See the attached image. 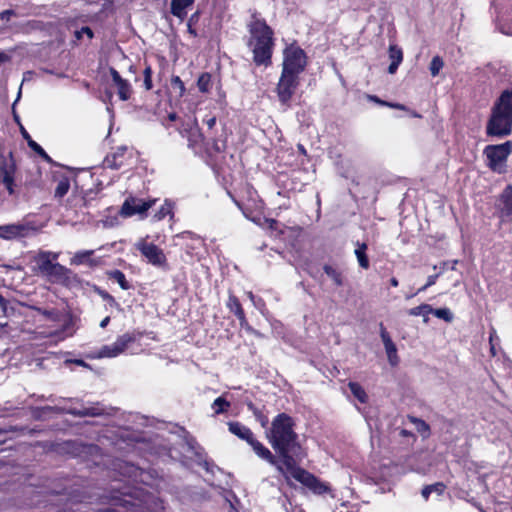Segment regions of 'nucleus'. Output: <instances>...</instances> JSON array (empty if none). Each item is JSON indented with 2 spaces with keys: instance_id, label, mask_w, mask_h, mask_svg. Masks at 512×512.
<instances>
[{
  "instance_id": "obj_40",
  "label": "nucleus",
  "mask_w": 512,
  "mask_h": 512,
  "mask_svg": "<svg viewBox=\"0 0 512 512\" xmlns=\"http://www.w3.org/2000/svg\"><path fill=\"white\" fill-rule=\"evenodd\" d=\"M86 35L88 40H92L94 38L93 30L88 26H83L80 29H75L74 31V40L72 41L74 45H78L82 40L83 36Z\"/></svg>"
},
{
  "instance_id": "obj_9",
  "label": "nucleus",
  "mask_w": 512,
  "mask_h": 512,
  "mask_svg": "<svg viewBox=\"0 0 512 512\" xmlns=\"http://www.w3.org/2000/svg\"><path fill=\"white\" fill-rule=\"evenodd\" d=\"M144 336V333L141 331H133L127 332L123 335H120L114 343L111 345H104L99 351V358H112L123 353L130 344L136 342Z\"/></svg>"
},
{
  "instance_id": "obj_10",
  "label": "nucleus",
  "mask_w": 512,
  "mask_h": 512,
  "mask_svg": "<svg viewBox=\"0 0 512 512\" xmlns=\"http://www.w3.org/2000/svg\"><path fill=\"white\" fill-rule=\"evenodd\" d=\"M291 473V476L302 485L307 487L310 491L317 495H323L330 491V487L320 481L314 474L309 471L294 465L291 469H286Z\"/></svg>"
},
{
  "instance_id": "obj_35",
  "label": "nucleus",
  "mask_w": 512,
  "mask_h": 512,
  "mask_svg": "<svg viewBox=\"0 0 512 512\" xmlns=\"http://www.w3.org/2000/svg\"><path fill=\"white\" fill-rule=\"evenodd\" d=\"M246 406L249 411L253 413L257 421L261 424L262 427H266L269 420L267 415L263 412V410L259 409L252 401L246 402Z\"/></svg>"
},
{
  "instance_id": "obj_38",
  "label": "nucleus",
  "mask_w": 512,
  "mask_h": 512,
  "mask_svg": "<svg viewBox=\"0 0 512 512\" xmlns=\"http://www.w3.org/2000/svg\"><path fill=\"white\" fill-rule=\"evenodd\" d=\"M230 406L231 403L228 400H226L223 396L216 398L212 403V409L214 410V414L216 415L226 413Z\"/></svg>"
},
{
  "instance_id": "obj_14",
  "label": "nucleus",
  "mask_w": 512,
  "mask_h": 512,
  "mask_svg": "<svg viewBox=\"0 0 512 512\" xmlns=\"http://www.w3.org/2000/svg\"><path fill=\"white\" fill-rule=\"evenodd\" d=\"M155 203L156 199L143 200L129 196L122 204L120 215L127 218L136 214L146 213Z\"/></svg>"
},
{
  "instance_id": "obj_29",
  "label": "nucleus",
  "mask_w": 512,
  "mask_h": 512,
  "mask_svg": "<svg viewBox=\"0 0 512 512\" xmlns=\"http://www.w3.org/2000/svg\"><path fill=\"white\" fill-rule=\"evenodd\" d=\"M323 271L325 274L333 281L334 285L337 287H341L344 284L343 274L340 270L334 268L329 264H325L323 266Z\"/></svg>"
},
{
  "instance_id": "obj_45",
  "label": "nucleus",
  "mask_w": 512,
  "mask_h": 512,
  "mask_svg": "<svg viewBox=\"0 0 512 512\" xmlns=\"http://www.w3.org/2000/svg\"><path fill=\"white\" fill-rule=\"evenodd\" d=\"M180 133L182 136H185L184 133L187 134L188 146L192 149L196 147L198 139L201 137V134L198 131L192 129H184L183 131H180Z\"/></svg>"
},
{
  "instance_id": "obj_48",
  "label": "nucleus",
  "mask_w": 512,
  "mask_h": 512,
  "mask_svg": "<svg viewBox=\"0 0 512 512\" xmlns=\"http://www.w3.org/2000/svg\"><path fill=\"white\" fill-rule=\"evenodd\" d=\"M384 346H385V350H386L390 364L396 365L398 363L396 345L394 344V342H389L388 344H386Z\"/></svg>"
},
{
  "instance_id": "obj_3",
  "label": "nucleus",
  "mask_w": 512,
  "mask_h": 512,
  "mask_svg": "<svg viewBox=\"0 0 512 512\" xmlns=\"http://www.w3.org/2000/svg\"><path fill=\"white\" fill-rule=\"evenodd\" d=\"M512 133V88L505 89L494 102L486 124L488 137L503 138Z\"/></svg>"
},
{
  "instance_id": "obj_53",
  "label": "nucleus",
  "mask_w": 512,
  "mask_h": 512,
  "mask_svg": "<svg viewBox=\"0 0 512 512\" xmlns=\"http://www.w3.org/2000/svg\"><path fill=\"white\" fill-rule=\"evenodd\" d=\"M211 149L215 153H222L226 149V142L225 141L214 140L213 143H212Z\"/></svg>"
},
{
  "instance_id": "obj_63",
  "label": "nucleus",
  "mask_w": 512,
  "mask_h": 512,
  "mask_svg": "<svg viewBox=\"0 0 512 512\" xmlns=\"http://www.w3.org/2000/svg\"><path fill=\"white\" fill-rule=\"evenodd\" d=\"M405 111L408 112L409 115L413 118H422V115L415 110H411L408 108V110H405Z\"/></svg>"
},
{
  "instance_id": "obj_51",
  "label": "nucleus",
  "mask_w": 512,
  "mask_h": 512,
  "mask_svg": "<svg viewBox=\"0 0 512 512\" xmlns=\"http://www.w3.org/2000/svg\"><path fill=\"white\" fill-rule=\"evenodd\" d=\"M439 273L437 274H434V275H430L428 276L427 278V282L425 283V285H423L422 287H420L417 291V293H420V292H423L425 291L426 289H428L429 287H431L432 285H434L439 277Z\"/></svg>"
},
{
  "instance_id": "obj_60",
  "label": "nucleus",
  "mask_w": 512,
  "mask_h": 512,
  "mask_svg": "<svg viewBox=\"0 0 512 512\" xmlns=\"http://www.w3.org/2000/svg\"><path fill=\"white\" fill-rule=\"evenodd\" d=\"M266 223L268 224V228L270 230H276L278 227V221L272 218H266Z\"/></svg>"
},
{
  "instance_id": "obj_23",
  "label": "nucleus",
  "mask_w": 512,
  "mask_h": 512,
  "mask_svg": "<svg viewBox=\"0 0 512 512\" xmlns=\"http://www.w3.org/2000/svg\"><path fill=\"white\" fill-rule=\"evenodd\" d=\"M48 497H59L65 496L66 501L72 503H81L84 500V497L78 493L77 490L71 489L68 490L67 487L62 488L61 490H51L47 494Z\"/></svg>"
},
{
  "instance_id": "obj_27",
  "label": "nucleus",
  "mask_w": 512,
  "mask_h": 512,
  "mask_svg": "<svg viewBox=\"0 0 512 512\" xmlns=\"http://www.w3.org/2000/svg\"><path fill=\"white\" fill-rule=\"evenodd\" d=\"M106 275L110 280L116 281L119 284V286L121 287V289L129 290L132 288V285L126 279L125 274L121 270H119V269L109 270L106 272Z\"/></svg>"
},
{
  "instance_id": "obj_54",
  "label": "nucleus",
  "mask_w": 512,
  "mask_h": 512,
  "mask_svg": "<svg viewBox=\"0 0 512 512\" xmlns=\"http://www.w3.org/2000/svg\"><path fill=\"white\" fill-rule=\"evenodd\" d=\"M380 335L384 345L393 342L383 323H380Z\"/></svg>"
},
{
  "instance_id": "obj_58",
  "label": "nucleus",
  "mask_w": 512,
  "mask_h": 512,
  "mask_svg": "<svg viewBox=\"0 0 512 512\" xmlns=\"http://www.w3.org/2000/svg\"><path fill=\"white\" fill-rule=\"evenodd\" d=\"M68 362L73 363L77 366L84 367V368H90V365L87 362H85L83 359H72V360H68Z\"/></svg>"
},
{
  "instance_id": "obj_59",
  "label": "nucleus",
  "mask_w": 512,
  "mask_h": 512,
  "mask_svg": "<svg viewBox=\"0 0 512 512\" xmlns=\"http://www.w3.org/2000/svg\"><path fill=\"white\" fill-rule=\"evenodd\" d=\"M8 304V300L2 294H0V308L4 314L7 311Z\"/></svg>"
},
{
  "instance_id": "obj_26",
  "label": "nucleus",
  "mask_w": 512,
  "mask_h": 512,
  "mask_svg": "<svg viewBox=\"0 0 512 512\" xmlns=\"http://www.w3.org/2000/svg\"><path fill=\"white\" fill-rule=\"evenodd\" d=\"M407 419L409 420L410 423L415 425L417 432L424 439L428 438L430 436L431 429H430L429 424L426 421H424L423 419L418 418L416 416H413V415H407Z\"/></svg>"
},
{
  "instance_id": "obj_20",
  "label": "nucleus",
  "mask_w": 512,
  "mask_h": 512,
  "mask_svg": "<svg viewBox=\"0 0 512 512\" xmlns=\"http://www.w3.org/2000/svg\"><path fill=\"white\" fill-rule=\"evenodd\" d=\"M115 466L122 476L133 481H137V478L143 473L142 469L138 466L126 461H118Z\"/></svg>"
},
{
  "instance_id": "obj_44",
  "label": "nucleus",
  "mask_w": 512,
  "mask_h": 512,
  "mask_svg": "<svg viewBox=\"0 0 512 512\" xmlns=\"http://www.w3.org/2000/svg\"><path fill=\"white\" fill-rule=\"evenodd\" d=\"M171 86L174 90H177L178 97H183L186 93V87L184 82L181 80V78L177 75L171 76Z\"/></svg>"
},
{
  "instance_id": "obj_52",
  "label": "nucleus",
  "mask_w": 512,
  "mask_h": 512,
  "mask_svg": "<svg viewBox=\"0 0 512 512\" xmlns=\"http://www.w3.org/2000/svg\"><path fill=\"white\" fill-rule=\"evenodd\" d=\"M14 118H15V121L20 123V120H19V117L17 115H14ZM20 125V133L23 137V139L26 140L27 142V145H29V142L31 143V141H34L31 137V135L28 133V131L25 129V127L22 125V124H19Z\"/></svg>"
},
{
  "instance_id": "obj_49",
  "label": "nucleus",
  "mask_w": 512,
  "mask_h": 512,
  "mask_svg": "<svg viewBox=\"0 0 512 512\" xmlns=\"http://www.w3.org/2000/svg\"><path fill=\"white\" fill-rule=\"evenodd\" d=\"M96 292L97 294L104 300L106 301L110 306L112 307H116L118 306L119 304L117 303L116 299L114 298V296H112L110 293H108L106 290H103V289H100V288H97L96 289Z\"/></svg>"
},
{
  "instance_id": "obj_24",
  "label": "nucleus",
  "mask_w": 512,
  "mask_h": 512,
  "mask_svg": "<svg viewBox=\"0 0 512 512\" xmlns=\"http://www.w3.org/2000/svg\"><path fill=\"white\" fill-rule=\"evenodd\" d=\"M389 58L391 63L388 67V73L394 74L401 62L403 61V51L397 45H390L388 50Z\"/></svg>"
},
{
  "instance_id": "obj_19",
  "label": "nucleus",
  "mask_w": 512,
  "mask_h": 512,
  "mask_svg": "<svg viewBox=\"0 0 512 512\" xmlns=\"http://www.w3.org/2000/svg\"><path fill=\"white\" fill-rule=\"evenodd\" d=\"M94 255V250H81L77 251L73 257L70 259V264L79 266V265H88L89 267H95L99 264V261L94 259L92 256Z\"/></svg>"
},
{
  "instance_id": "obj_2",
  "label": "nucleus",
  "mask_w": 512,
  "mask_h": 512,
  "mask_svg": "<svg viewBox=\"0 0 512 512\" xmlns=\"http://www.w3.org/2000/svg\"><path fill=\"white\" fill-rule=\"evenodd\" d=\"M247 29L250 34L247 46L252 51L253 63L258 67L271 66L275 47L274 31L272 27L261 17L259 12L254 11L247 24Z\"/></svg>"
},
{
  "instance_id": "obj_34",
  "label": "nucleus",
  "mask_w": 512,
  "mask_h": 512,
  "mask_svg": "<svg viewBox=\"0 0 512 512\" xmlns=\"http://www.w3.org/2000/svg\"><path fill=\"white\" fill-rule=\"evenodd\" d=\"M367 99L371 102H374V103L380 105V106H385V107H389V108L397 109V110H408V107L404 104L385 101V100L380 99L376 95L368 94Z\"/></svg>"
},
{
  "instance_id": "obj_13",
  "label": "nucleus",
  "mask_w": 512,
  "mask_h": 512,
  "mask_svg": "<svg viewBox=\"0 0 512 512\" xmlns=\"http://www.w3.org/2000/svg\"><path fill=\"white\" fill-rule=\"evenodd\" d=\"M226 307L228 310L235 315V317L239 321V325L241 329L245 330L248 334L255 335L257 337L261 336V333L254 329L248 322L243 306L239 300V298L233 293V291L229 290L228 299L226 302Z\"/></svg>"
},
{
  "instance_id": "obj_39",
  "label": "nucleus",
  "mask_w": 512,
  "mask_h": 512,
  "mask_svg": "<svg viewBox=\"0 0 512 512\" xmlns=\"http://www.w3.org/2000/svg\"><path fill=\"white\" fill-rule=\"evenodd\" d=\"M142 75H143V83H142L143 89L145 91L152 90L154 87L153 81H152L153 70H152V67L150 64L145 63V68L142 72Z\"/></svg>"
},
{
  "instance_id": "obj_33",
  "label": "nucleus",
  "mask_w": 512,
  "mask_h": 512,
  "mask_svg": "<svg viewBox=\"0 0 512 512\" xmlns=\"http://www.w3.org/2000/svg\"><path fill=\"white\" fill-rule=\"evenodd\" d=\"M445 489L446 485L443 482H436L434 484L424 486L421 494L425 500H428L431 493L436 492L441 495L444 493Z\"/></svg>"
},
{
  "instance_id": "obj_43",
  "label": "nucleus",
  "mask_w": 512,
  "mask_h": 512,
  "mask_svg": "<svg viewBox=\"0 0 512 512\" xmlns=\"http://www.w3.org/2000/svg\"><path fill=\"white\" fill-rule=\"evenodd\" d=\"M64 449L70 453L72 456H77L80 452H82L85 448H86V445H83L81 443H78L76 441H65L64 444Z\"/></svg>"
},
{
  "instance_id": "obj_4",
  "label": "nucleus",
  "mask_w": 512,
  "mask_h": 512,
  "mask_svg": "<svg viewBox=\"0 0 512 512\" xmlns=\"http://www.w3.org/2000/svg\"><path fill=\"white\" fill-rule=\"evenodd\" d=\"M58 258V254L50 251H41L35 257L38 272L45 276L50 282L63 283L69 279L70 269L64 265L53 262Z\"/></svg>"
},
{
  "instance_id": "obj_16",
  "label": "nucleus",
  "mask_w": 512,
  "mask_h": 512,
  "mask_svg": "<svg viewBox=\"0 0 512 512\" xmlns=\"http://www.w3.org/2000/svg\"><path fill=\"white\" fill-rule=\"evenodd\" d=\"M31 228L22 223H12L0 225V238L4 240H14L28 236Z\"/></svg>"
},
{
  "instance_id": "obj_31",
  "label": "nucleus",
  "mask_w": 512,
  "mask_h": 512,
  "mask_svg": "<svg viewBox=\"0 0 512 512\" xmlns=\"http://www.w3.org/2000/svg\"><path fill=\"white\" fill-rule=\"evenodd\" d=\"M70 189V179L65 176V175H62L58 180H57V185L55 187V192H54V196L55 198H63L69 191Z\"/></svg>"
},
{
  "instance_id": "obj_46",
  "label": "nucleus",
  "mask_w": 512,
  "mask_h": 512,
  "mask_svg": "<svg viewBox=\"0 0 512 512\" xmlns=\"http://www.w3.org/2000/svg\"><path fill=\"white\" fill-rule=\"evenodd\" d=\"M430 314H433L437 318L442 319L448 323L452 322L453 320V314L449 308H433V311H431Z\"/></svg>"
},
{
  "instance_id": "obj_64",
  "label": "nucleus",
  "mask_w": 512,
  "mask_h": 512,
  "mask_svg": "<svg viewBox=\"0 0 512 512\" xmlns=\"http://www.w3.org/2000/svg\"><path fill=\"white\" fill-rule=\"evenodd\" d=\"M109 322H110V317L106 316L104 319L101 320L100 327L101 328H106L107 325L109 324Z\"/></svg>"
},
{
  "instance_id": "obj_47",
  "label": "nucleus",
  "mask_w": 512,
  "mask_h": 512,
  "mask_svg": "<svg viewBox=\"0 0 512 512\" xmlns=\"http://www.w3.org/2000/svg\"><path fill=\"white\" fill-rule=\"evenodd\" d=\"M444 62L443 59L436 55L432 58L429 66V70L432 76H437L440 72V70L443 68Z\"/></svg>"
},
{
  "instance_id": "obj_28",
  "label": "nucleus",
  "mask_w": 512,
  "mask_h": 512,
  "mask_svg": "<svg viewBox=\"0 0 512 512\" xmlns=\"http://www.w3.org/2000/svg\"><path fill=\"white\" fill-rule=\"evenodd\" d=\"M26 189H40L42 186V172L37 168L34 172H31L24 181Z\"/></svg>"
},
{
  "instance_id": "obj_25",
  "label": "nucleus",
  "mask_w": 512,
  "mask_h": 512,
  "mask_svg": "<svg viewBox=\"0 0 512 512\" xmlns=\"http://www.w3.org/2000/svg\"><path fill=\"white\" fill-rule=\"evenodd\" d=\"M367 249L368 245L365 242L360 243L358 241L356 243V249L354 251L359 266L364 270H368L370 268V261L367 255Z\"/></svg>"
},
{
  "instance_id": "obj_32",
  "label": "nucleus",
  "mask_w": 512,
  "mask_h": 512,
  "mask_svg": "<svg viewBox=\"0 0 512 512\" xmlns=\"http://www.w3.org/2000/svg\"><path fill=\"white\" fill-rule=\"evenodd\" d=\"M197 87L201 93H208L212 88V75L209 72H203L197 79Z\"/></svg>"
},
{
  "instance_id": "obj_42",
  "label": "nucleus",
  "mask_w": 512,
  "mask_h": 512,
  "mask_svg": "<svg viewBox=\"0 0 512 512\" xmlns=\"http://www.w3.org/2000/svg\"><path fill=\"white\" fill-rule=\"evenodd\" d=\"M28 147L35 152L43 161L49 164H54L53 159L47 154V152L36 142H29Z\"/></svg>"
},
{
  "instance_id": "obj_37",
  "label": "nucleus",
  "mask_w": 512,
  "mask_h": 512,
  "mask_svg": "<svg viewBox=\"0 0 512 512\" xmlns=\"http://www.w3.org/2000/svg\"><path fill=\"white\" fill-rule=\"evenodd\" d=\"M69 414L75 416V417H96V416H100L102 414V411L101 409L99 408H96V407H88V408H83L81 410L79 409H71L69 410Z\"/></svg>"
},
{
  "instance_id": "obj_18",
  "label": "nucleus",
  "mask_w": 512,
  "mask_h": 512,
  "mask_svg": "<svg viewBox=\"0 0 512 512\" xmlns=\"http://www.w3.org/2000/svg\"><path fill=\"white\" fill-rule=\"evenodd\" d=\"M498 210L502 217L512 219V185H507L499 196Z\"/></svg>"
},
{
  "instance_id": "obj_15",
  "label": "nucleus",
  "mask_w": 512,
  "mask_h": 512,
  "mask_svg": "<svg viewBox=\"0 0 512 512\" xmlns=\"http://www.w3.org/2000/svg\"><path fill=\"white\" fill-rule=\"evenodd\" d=\"M109 73L112 78V82L117 88V95L121 101L130 100L133 94V88L127 79H124L120 73L114 68H109Z\"/></svg>"
},
{
  "instance_id": "obj_6",
  "label": "nucleus",
  "mask_w": 512,
  "mask_h": 512,
  "mask_svg": "<svg viewBox=\"0 0 512 512\" xmlns=\"http://www.w3.org/2000/svg\"><path fill=\"white\" fill-rule=\"evenodd\" d=\"M135 155L136 151L133 147L121 145L106 155L102 166L103 168L112 170L130 167L134 162Z\"/></svg>"
},
{
  "instance_id": "obj_36",
  "label": "nucleus",
  "mask_w": 512,
  "mask_h": 512,
  "mask_svg": "<svg viewBox=\"0 0 512 512\" xmlns=\"http://www.w3.org/2000/svg\"><path fill=\"white\" fill-rule=\"evenodd\" d=\"M433 311V308L431 305L429 304H426V303H423L419 306H416V307H413L411 309L408 310V314L410 316H420V315H423L424 316V322L427 323L429 318H428V315L430 314V312Z\"/></svg>"
},
{
  "instance_id": "obj_30",
  "label": "nucleus",
  "mask_w": 512,
  "mask_h": 512,
  "mask_svg": "<svg viewBox=\"0 0 512 512\" xmlns=\"http://www.w3.org/2000/svg\"><path fill=\"white\" fill-rule=\"evenodd\" d=\"M348 387L352 393V395L362 404H366L369 400L368 394L365 389L358 383L354 381H350L348 383Z\"/></svg>"
},
{
  "instance_id": "obj_61",
  "label": "nucleus",
  "mask_w": 512,
  "mask_h": 512,
  "mask_svg": "<svg viewBox=\"0 0 512 512\" xmlns=\"http://www.w3.org/2000/svg\"><path fill=\"white\" fill-rule=\"evenodd\" d=\"M187 31H188V33H189L192 37H194V38L198 37V32H197V30H196L195 26H193V25H191V27H190V26H187Z\"/></svg>"
},
{
  "instance_id": "obj_56",
  "label": "nucleus",
  "mask_w": 512,
  "mask_h": 512,
  "mask_svg": "<svg viewBox=\"0 0 512 512\" xmlns=\"http://www.w3.org/2000/svg\"><path fill=\"white\" fill-rule=\"evenodd\" d=\"M16 16V12L13 9H7L2 12H0V19L9 21L11 17Z\"/></svg>"
},
{
  "instance_id": "obj_11",
  "label": "nucleus",
  "mask_w": 512,
  "mask_h": 512,
  "mask_svg": "<svg viewBox=\"0 0 512 512\" xmlns=\"http://www.w3.org/2000/svg\"><path fill=\"white\" fill-rule=\"evenodd\" d=\"M136 249L147 260V262L155 267L167 269L168 261L164 251L152 242L141 239L136 243Z\"/></svg>"
},
{
  "instance_id": "obj_22",
  "label": "nucleus",
  "mask_w": 512,
  "mask_h": 512,
  "mask_svg": "<svg viewBox=\"0 0 512 512\" xmlns=\"http://www.w3.org/2000/svg\"><path fill=\"white\" fill-rule=\"evenodd\" d=\"M195 0H171L170 13L183 21L187 17V8L194 4Z\"/></svg>"
},
{
  "instance_id": "obj_57",
  "label": "nucleus",
  "mask_w": 512,
  "mask_h": 512,
  "mask_svg": "<svg viewBox=\"0 0 512 512\" xmlns=\"http://www.w3.org/2000/svg\"><path fill=\"white\" fill-rule=\"evenodd\" d=\"M198 464L202 468H204L207 472H211L212 471L213 464L209 460H207L206 458L205 459H201V461H199Z\"/></svg>"
},
{
  "instance_id": "obj_21",
  "label": "nucleus",
  "mask_w": 512,
  "mask_h": 512,
  "mask_svg": "<svg viewBox=\"0 0 512 512\" xmlns=\"http://www.w3.org/2000/svg\"><path fill=\"white\" fill-rule=\"evenodd\" d=\"M228 430L230 433L247 443L251 442L254 437L252 430L238 421L229 422Z\"/></svg>"
},
{
  "instance_id": "obj_17",
  "label": "nucleus",
  "mask_w": 512,
  "mask_h": 512,
  "mask_svg": "<svg viewBox=\"0 0 512 512\" xmlns=\"http://www.w3.org/2000/svg\"><path fill=\"white\" fill-rule=\"evenodd\" d=\"M248 444L261 459L265 460L271 465L276 466L280 472H284L282 466L279 464L277 457L266 446L255 439V437H253L252 441Z\"/></svg>"
},
{
  "instance_id": "obj_50",
  "label": "nucleus",
  "mask_w": 512,
  "mask_h": 512,
  "mask_svg": "<svg viewBox=\"0 0 512 512\" xmlns=\"http://www.w3.org/2000/svg\"><path fill=\"white\" fill-rule=\"evenodd\" d=\"M399 436L402 438H406L407 441L411 444L415 443L417 440L416 435L407 429H400Z\"/></svg>"
},
{
  "instance_id": "obj_41",
  "label": "nucleus",
  "mask_w": 512,
  "mask_h": 512,
  "mask_svg": "<svg viewBox=\"0 0 512 512\" xmlns=\"http://www.w3.org/2000/svg\"><path fill=\"white\" fill-rule=\"evenodd\" d=\"M168 215H173V204L166 200L165 203L153 215V219L160 221Z\"/></svg>"
},
{
  "instance_id": "obj_8",
  "label": "nucleus",
  "mask_w": 512,
  "mask_h": 512,
  "mask_svg": "<svg viewBox=\"0 0 512 512\" xmlns=\"http://www.w3.org/2000/svg\"><path fill=\"white\" fill-rule=\"evenodd\" d=\"M512 153V141L502 144H491L484 148V155L488 160V167L492 171L501 172V167L506 163Z\"/></svg>"
},
{
  "instance_id": "obj_12",
  "label": "nucleus",
  "mask_w": 512,
  "mask_h": 512,
  "mask_svg": "<svg viewBox=\"0 0 512 512\" xmlns=\"http://www.w3.org/2000/svg\"><path fill=\"white\" fill-rule=\"evenodd\" d=\"M16 161L12 151L8 156L0 154V184H2L9 195L15 194Z\"/></svg>"
},
{
  "instance_id": "obj_5",
  "label": "nucleus",
  "mask_w": 512,
  "mask_h": 512,
  "mask_svg": "<svg viewBox=\"0 0 512 512\" xmlns=\"http://www.w3.org/2000/svg\"><path fill=\"white\" fill-rule=\"evenodd\" d=\"M307 66L305 51L296 44H291L284 50L282 71L300 76Z\"/></svg>"
},
{
  "instance_id": "obj_62",
  "label": "nucleus",
  "mask_w": 512,
  "mask_h": 512,
  "mask_svg": "<svg viewBox=\"0 0 512 512\" xmlns=\"http://www.w3.org/2000/svg\"><path fill=\"white\" fill-rule=\"evenodd\" d=\"M10 56L5 52L0 51V64L10 61Z\"/></svg>"
},
{
  "instance_id": "obj_1",
  "label": "nucleus",
  "mask_w": 512,
  "mask_h": 512,
  "mask_svg": "<svg viewBox=\"0 0 512 512\" xmlns=\"http://www.w3.org/2000/svg\"><path fill=\"white\" fill-rule=\"evenodd\" d=\"M294 426V419L282 412L274 417L271 428L267 432L269 443L286 469H291L296 465V458L301 452V445Z\"/></svg>"
},
{
  "instance_id": "obj_55",
  "label": "nucleus",
  "mask_w": 512,
  "mask_h": 512,
  "mask_svg": "<svg viewBox=\"0 0 512 512\" xmlns=\"http://www.w3.org/2000/svg\"><path fill=\"white\" fill-rule=\"evenodd\" d=\"M200 15H201V12L199 10H197L196 12L191 14V16L189 17V19L187 21V26H190V27H191V25L196 26L197 23L199 22Z\"/></svg>"
},
{
  "instance_id": "obj_7",
  "label": "nucleus",
  "mask_w": 512,
  "mask_h": 512,
  "mask_svg": "<svg viewBox=\"0 0 512 512\" xmlns=\"http://www.w3.org/2000/svg\"><path fill=\"white\" fill-rule=\"evenodd\" d=\"M300 85V77L289 72L281 71L276 85L278 101L282 106L290 107L293 96Z\"/></svg>"
}]
</instances>
